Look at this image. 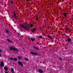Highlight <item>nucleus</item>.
Instances as JSON below:
<instances>
[{"label":"nucleus","instance_id":"1","mask_svg":"<svg viewBox=\"0 0 73 73\" xmlns=\"http://www.w3.org/2000/svg\"><path fill=\"white\" fill-rule=\"evenodd\" d=\"M9 49L10 50H13L14 51H16V52H18L19 50H17V48H16L15 47H13V46H10L9 47Z\"/></svg>","mask_w":73,"mask_h":73},{"label":"nucleus","instance_id":"2","mask_svg":"<svg viewBox=\"0 0 73 73\" xmlns=\"http://www.w3.org/2000/svg\"><path fill=\"white\" fill-rule=\"evenodd\" d=\"M17 14L16 13V12H15V11H14L13 12V15H12V17L13 18H15V19H17V15H16Z\"/></svg>","mask_w":73,"mask_h":73},{"label":"nucleus","instance_id":"3","mask_svg":"<svg viewBox=\"0 0 73 73\" xmlns=\"http://www.w3.org/2000/svg\"><path fill=\"white\" fill-rule=\"evenodd\" d=\"M27 26H26V28H25V30H28V31H29V29H30L29 27H31V25H29V24H28L27 25Z\"/></svg>","mask_w":73,"mask_h":73},{"label":"nucleus","instance_id":"4","mask_svg":"<svg viewBox=\"0 0 73 73\" xmlns=\"http://www.w3.org/2000/svg\"><path fill=\"white\" fill-rule=\"evenodd\" d=\"M33 48L34 49H35V50H39V48L35 46H33Z\"/></svg>","mask_w":73,"mask_h":73},{"label":"nucleus","instance_id":"5","mask_svg":"<svg viewBox=\"0 0 73 73\" xmlns=\"http://www.w3.org/2000/svg\"><path fill=\"white\" fill-rule=\"evenodd\" d=\"M1 66L2 67H4V63L3 61L1 62Z\"/></svg>","mask_w":73,"mask_h":73},{"label":"nucleus","instance_id":"6","mask_svg":"<svg viewBox=\"0 0 73 73\" xmlns=\"http://www.w3.org/2000/svg\"><path fill=\"white\" fill-rule=\"evenodd\" d=\"M20 26H21V27H22V28H24L25 29V28H26V26H24V25L22 24H21Z\"/></svg>","mask_w":73,"mask_h":73},{"label":"nucleus","instance_id":"7","mask_svg":"<svg viewBox=\"0 0 73 73\" xmlns=\"http://www.w3.org/2000/svg\"><path fill=\"white\" fill-rule=\"evenodd\" d=\"M30 53L31 54H34V55H35V56H37L38 54L37 53H36L34 52H30Z\"/></svg>","mask_w":73,"mask_h":73},{"label":"nucleus","instance_id":"8","mask_svg":"<svg viewBox=\"0 0 73 73\" xmlns=\"http://www.w3.org/2000/svg\"><path fill=\"white\" fill-rule=\"evenodd\" d=\"M31 32H35L36 31V28H35V29H33V30H31Z\"/></svg>","mask_w":73,"mask_h":73},{"label":"nucleus","instance_id":"9","mask_svg":"<svg viewBox=\"0 0 73 73\" xmlns=\"http://www.w3.org/2000/svg\"><path fill=\"white\" fill-rule=\"evenodd\" d=\"M7 41H8V42H11V43H13V42H12V41L9 40V39H7Z\"/></svg>","mask_w":73,"mask_h":73},{"label":"nucleus","instance_id":"10","mask_svg":"<svg viewBox=\"0 0 73 73\" xmlns=\"http://www.w3.org/2000/svg\"><path fill=\"white\" fill-rule=\"evenodd\" d=\"M5 33H6V34H8L9 32H10V31H9L8 30H6L4 32Z\"/></svg>","mask_w":73,"mask_h":73},{"label":"nucleus","instance_id":"11","mask_svg":"<svg viewBox=\"0 0 73 73\" xmlns=\"http://www.w3.org/2000/svg\"><path fill=\"white\" fill-rule=\"evenodd\" d=\"M31 40L32 41H34L35 40V38H34L33 37L31 38Z\"/></svg>","mask_w":73,"mask_h":73},{"label":"nucleus","instance_id":"12","mask_svg":"<svg viewBox=\"0 0 73 73\" xmlns=\"http://www.w3.org/2000/svg\"><path fill=\"white\" fill-rule=\"evenodd\" d=\"M39 72L40 73H42L43 72V71H42V70H41V69H40L39 70Z\"/></svg>","mask_w":73,"mask_h":73},{"label":"nucleus","instance_id":"13","mask_svg":"<svg viewBox=\"0 0 73 73\" xmlns=\"http://www.w3.org/2000/svg\"><path fill=\"white\" fill-rule=\"evenodd\" d=\"M71 40H72V39L70 38H68L67 40L68 42H70Z\"/></svg>","mask_w":73,"mask_h":73},{"label":"nucleus","instance_id":"14","mask_svg":"<svg viewBox=\"0 0 73 73\" xmlns=\"http://www.w3.org/2000/svg\"><path fill=\"white\" fill-rule=\"evenodd\" d=\"M11 70L12 73H14V69L13 68H12L11 69Z\"/></svg>","mask_w":73,"mask_h":73},{"label":"nucleus","instance_id":"15","mask_svg":"<svg viewBox=\"0 0 73 73\" xmlns=\"http://www.w3.org/2000/svg\"><path fill=\"white\" fill-rule=\"evenodd\" d=\"M18 64H19V65H21L22 64L21 62H19V61L18 62Z\"/></svg>","mask_w":73,"mask_h":73},{"label":"nucleus","instance_id":"16","mask_svg":"<svg viewBox=\"0 0 73 73\" xmlns=\"http://www.w3.org/2000/svg\"><path fill=\"white\" fill-rule=\"evenodd\" d=\"M4 69L5 70H7L8 69V68L5 66L4 67Z\"/></svg>","mask_w":73,"mask_h":73},{"label":"nucleus","instance_id":"17","mask_svg":"<svg viewBox=\"0 0 73 73\" xmlns=\"http://www.w3.org/2000/svg\"><path fill=\"white\" fill-rule=\"evenodd\" d=\"M18 57L19 60H20V59H21V58L23 57L20 56H18Z\"/></svg>","mask_w":73,"mask_h":73},{"label":"nucleus","instance_id":"18","mask_svg":"<svg viewBox=\"0 0 73 73\" xmlns=\"http://www.w3.org/2000/svg\"><path fill=\"white\" fill-rule=\"evenodd\" d=\"M50 35H48V36H47V37H48V38H50V39H52V37H50Z\"/></svg>","mask_w":73,"mask_h":73},{"label":"nucleus","instance_id":"19","mask_svg":"<svg viewBox=\"0 0 73 73\" xmlns=\"http://www.w3.org/2000/svg\"><path fill=\"white\" fill-rule=\"evenodd\" d=\"M14 61H17V59L15 58L13 59Z\"/></svg>","mask_w":73,"mask_h":73},{"label":"nucleus","instance_id":"20","mask_svg":"<svg viewBox=\"0 0 73 73\" xmlns=\"http://www.w3.org/2000/svg\"><path fill=\"white\" fill-rule=\"evenodd\" d=\"M42 38V36H41L38 37V39H39V38Z\"/></svg>","mask_w":73,"mask_h":73},{"label":"nucleus","instance_id":"21","mask_svg":"<svg viewBox=\"0 0 73 73\" xmlns=\"http://www.w3.org/2000/svg\"><path fill=\"white\" fill-rule=\"evenodd\" d=\"M63 15L64 16H66V17L67 16V15H66V13H64L63 14Z\"/></svg>","mask_w":73,"mask_h":73},{"label":"nucleus","instance_id":"22","mask_svg":"<svg viewBox=\"0 0 73 73\" xmlns=\"http://www.w3.org/2000/svg\"><path fill=\"white\" fill-rule=\"evenodd\" d=\"M24 59L26 61H28L29 60V59H28V58H25Z\"/></svg>","mask_w":73,"mask_h":73},{"label":"nucleus","instance_id":"23","mask_svg":"<svg viewBox=\"0 0 73 73\" xmlns=\"http://www.w3.org/2000/svg\"><path fill=\"white\" fill-rule=\"evenodd\" d=\"M59 60H60V61H62V58H58Z\"/></svg>","mask_w":73,"mask_h":73},{"label":"nucleus","instance_id":"24","mask_svg":"<svg viewBox=\"0 0 73 73\" xmlns=\"http://www.w3.org/2000/svg\"><path fill=\"white\" fill-rule=\"evenodd\" d=\"M66 31H68V32H69V29L68 28H66Z\"/></svg>","mask_w":73,"mask_h":73},{"label":"nucleus","instance_id":"25","mask_svg":"<svg viewBox=\"0 0 73 73\" xmlns=\"http://www.w3.org/2000/svg\"><path fill=\"white\" fill-rule=\"evenodd\" d=\"M33 27V25L32 23L31 24H30V27Z\"/></svg>","mask_w":73,"mask_h":73},{"label":"nucleus","instance_id":"26","mask_svg":"<svg viewBox=\"0 0 73 73\" xmlns=\"http://www.w3.org/2000/svg\"><path fill=\"white\" fill-rule=\"evenodd\" d=\"M10 59L11 60H13V58H10Z\"/></svg>","mask_w":73,"mask_h":73},{"label":"nucleus","instance_id":"27","mask_svg":"<svg viewBox=\"0 0 73 73\" xmlns=\"http://www.w3.org/2000/svg\"><path fill=\"white\" fill-rule=\"evenodd\" d=\"M10 3H11V4H13V2L12 1H10Z\"/></svg>","mask_w":73,"mask_h":73},{"label":"nucleus","instance_id":"28","mask_svg":"<svg viewBox=\"0 0 73 73\" xmlns=\"http://www.w3.org/2000/svg\"><path fill=\"white\" fill-rule=\"evenodd\" d=\"M21 65L22 67H23V63H22L21 64Z\"/></svg>","mask_w":73,"mask_h":73},{"label":"nucleus","instance_id":"29","mask_svg":"<svg viewBox=\"0 0 73 73\" xmlns=\"http://www.w3.org/2000/svg\"><path fill=\"white\" fill-rule=\"evenodd\" d=\"M17 35H20V34L19 33H17Z\"/></svg>","mask_w":73,"mask_h":73},{"label":"nucleus","instance_id":"30","mask_svg":"<svg viewBox=\"0 0 73 73\" xmlns=\"http://www.w3.org/2000/svg\"><path fill=\"white\" fill-rule=\"evenodd\" d=\"M28 40H31V39L30 38H29Z\"/></svg>","mask_w":73,"mask_h":73},{"label":"nucleus","instance_id":"31","mask_svg":"<svg viewBox=\"0 0 73 73\" xmlns=\"http://www.w3.org/2000/svg\"><path fill=\"white\" fill-rule=\"evenodd\" d=\"M70 27H72V25L70 24Z\"/></svg>","mask_w":73,"mask_h":73},{"label":"nucleus","instance_id":"32","mask_svg":"<svg viewBox=\"0 0 73 73\" xmlns=\"http://www.w3.org/2000/svg\"><path fill=\"white\" fill-rule=\"evenodd\" d=\"M36 19H38V17H36Z\"/></svg>","mask_w":73,"mask_h":73},{"label":"nucleus","instance_id":"33","mask_svg":"<svg viewBox=\"0 0 73 73\" xmlns=\"http://www.w3.org/2000/svg\"><path fill=\"white\" fill-rule=\"evenodd\" d=\"M68 31H66V33H68Z\"/></svg>","mask_w":73,"mask_h":73},{"label":"nucleus","instance_id":"34","mask_svg":"<svg viewBox=\"0 0 73 73\" xmlns=\"http://www.w3.org/2000/svg\"><path fill=\"white\" fill-rule=\"evenodd\" d=\"M63 19H65V18L64 17H63Z\"/></svg>","mask_w":73,"mask_h":73},{"label":"nucleus","instance_id":"35","mask_svg":"<svg viewBox=\"0 0 73 73\" xmlns=\"http://www.w3.org/2000/svg\"><path fill=\"white\" fill-rule=\"evenodd\" d=\"M5 73H8V72H5Z\"/></svg>","mask_w":73,"mask_h":73},{"label":"nucleus","instance_id":"36","mask_svg":"<svg viewBox=\"0 0 73 73\" xmlns=\"http://www.w3.org/2000/svg\"><path fill=\"white\" fill-rule=\"evenodd\" d=\"M27 1H29V0H26Z\"/></svg>","mask_w":73,"mask_h":73},{"label":"nucleus","instance_id":"37","mask_svg":"<svg viewBox=\"0 0 73 73\" xmlns=\"http://www.w3.org/2000/svg\"><path fill=\"white\" fill-rule=\"evenodd\" d=\"M29 4H31V3H29Z\"/></svg>","mask_w":73,"mask_h":73},{"label":"nucleus","instance_id":"38","mask_svg":"<svg viewBox=\"0 0 73 73\" xmlns=\"http://www.w3.org/2000/svg\"><path fill=\"white\" fill-rule=\"evenodd\" d=\"M12 1V0H11V1Z\"/></svg>","mask_w":73,"mask_h":73},{"label":"nucleus","instance_id":"39","mask_svg":"<svg viewBox=\"0 0 73 73\" xmlns=\"http://www.w3.org/2000/svg\"><path fill=\"white\" fill-rule=\"evenodd\" d=\"M64 43H65V42H64Z\"/></svg>","mask_w":73,"mask_h":73},{"label":"nucleus","instance_id":"40","mask_svg":"<svg viewBox=\"0 0 73 73\" xmlns=\"http://www.w3.org/2000/svg\"><path fill=\"white\" fill-rule=\"evenodd\" d=\"M63 31H64V30L63 29Z\"/></svg>","mask_w":73,"mask_h":73},{"label":"nucleus","instance_id":"41","mask_svg":"<svg viewBox=\"0 0 73 73\" xmlns=\"http://www.w3.org/2000/svg\"><path fill=\"white\" fill-rule=\"evenodd\" d=\"M70 20H71V19H70Z\"/></svg>","mask_w":73,"mask_h":73},{"label":"nucleus","instance_id":"42","mask_svg":"<svg viewBox=\"0 0 73 73\" xmlns=\"http://www.w3.org/2000/svg\"><path fill=\"white\" fill-rule=\"evenodd\" d=\"M18 6H19V5H18Z\"/></svg>","mask_w":73,"mask_h":73},{"label":"nucleus","instance_id":"43","mask_svg":"<svg viewBox=\"0 0 73 73\" xmlns=\"http://www.w3.org/2000/svg\"><path fill=\"white\" fill-rule=\"evenodd\" d=\"M18 6H19V5H18Z\"/></svg>","mask_w":73,"mask_h":73}]
</instances>
